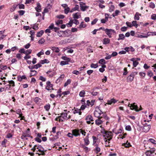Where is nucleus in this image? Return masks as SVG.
I'll list each match as a JSON object with an SVG mask.
<instances>
[{
	"label": "nucleus",
	"mask_w": 156,
	"mask_h": 156,
	"mask_svg": "<svg viewBox=\"0 0 156 156\" xmlns=\"http://www.w3.org/2000/svg\"><path fill=\"white\" fill-rule=\"evenodd\" d=\"M64 111L65 112L62 113L61 115L58 116V117H61L59 119V122H63L65 120H67L71 118V116L68 115L69 112L66 110H64Z\"/></svg>",
	"instance_id": "f257e3e1"
},
{
	"label": "nucleus",
	"mask_w": 156,
	"mask_h": 156,
	"mask_svg": "<svg viewBox=\"0 0 156 156\" xmlns=\"http://www.w3.org/2000/svg\"><path fill=\"white\" fill-rule=\"evenodd\" d=\"M103 112L100 110V107H98L96 108V109L94 112V114L95 117L98 118L102 117L100 116L101 114H103Z\"/></svg>",
	"instance_id": "f03ea898"
},
{
	"label": "nucleus",
	"mask_w": 156,
	"mask_h": 156,
	"mask_svg": "<svg viewBox=\"0 0 156 156\" xmlns=\"http://www.w3.org/2000/svg\"><path fill=\"white\" fill-rule=\"evenodd\" d=\"M105 31L106 34L108 36L109 38H111L112 37V34H116L115 31L112 29L106 28L105 30Z\"/></svg>",
	"instance_id": "7ed1b4c3"
},
{
	"label": "nucleus",
	"mask_w": 156,
	"mask_h": 156,
	"mask_svg": "<svg viewBox=\"0 0 156 156\" xmlns=\"http://www.w3.org/2000/svg\"><path fill=\"white\" fill-rule=\"evenodd\" d=\"M128 106L130 107L131 109H134L136 111H139L141 110V109H138V107L137 105H135V103H134L132 104H130V103H129Z\"/></svg>",
	"instance_id": "20e7f679"
},
{
	"label": "nucleus",
	"mask_w": 156,
	"mask_h": 156,
	"mask_svg": "<svg viewBox=\"0 0 156 156\" xmlns=\"http://www.w3.org/2000/svg\"><path fill=\"white\" fill-rule=\"evenodd\" d=\"M106 137L105 139H107L106 138H108V141H110L112 140L113 136V134L112 132L111 131H107L105 133Z\"/></svg>",
	"instance_id": "39448f33"
},
{
	"label": "nucleus",
	"mask_w": 156,
	"mask_h": 156,
	"mask_svg": "<svg viewBox=\"0 0 156 156\" xmlns=\"http://www.w3.org/2000/svg\"><path fill=\"white\" fill-rule=\"evenodd\" d=\"M80 7L81 10L82 11H84L88 8V6L85 5V3L82 2H80Z\"/></svg>",
	"instance_id": "423d86ee"
},
{
	"label": "nucleus",
	"mask_w": 156,
	"mask_h": 156,
	"mask_svg": "<svg viewBox=\"0 0 156 156\" xmlns=\"http://www.w3.org/2000/svg\"><path fill=\"white\" fill-rule=\"evenodd\" d=\"M154 149L152 148L148 151H147L145 152V154L146 156H154Z\"/></svg>",
	"instance_id": "0eeeda50"
},
{
	"label": "nucleus",
	"mask_w": 156,
	"mask_h": 156,
	"mask_svg": "<svg viewBox=\"0 0 156 156\" xmlns=\"http://www.w3.org/2000/svg\"><path fill=\"white\" fill-rule=\"evenodd\" d=\"M102 117H101V118H98L97 119H96L95 121V124L98 126H99L100 125V127L101 128L102 127V126L101 125H102L103 122L104 121L101 119H102Z\"/></svg>",
	"instance_id": "6e6552de"
},
{
	"label": "nucleus",
	"mask_w": 156,
	"mask_h": 156,
	"mask_svg": "<svg viewBox=\"0 0 156 156\" xmlns=\"http://www.w3.org/2000/svg\"><path fill=\"white\" fill-rule=\"evenodd\" d=\"M47 86L46 87L45 89L47 90H49L51 89L53 90V85L51 84L50 81H48L46 82Z\"/></svg>",
	"instance_id": "1a4fd4ad"
},
{
	"label": "nucleus",
	"mask_w": 156,
	"mask_h": 156,
	"mask_svg": "<svg viewBox=\"0 0 156 156\" xmlns=\"http://www.w3.org/2000/svg\"><path fill=\"white\" fill-rule=\"evenodd\" d=\"M80 129H75L72 130V133H73L74 136L75 137L80 136Z\"/></svg>",
	"instance_id": "9d476101"
},
{
	"label": "nucleus",
	"mask_w": 156,
	"mask_h": 156,
	"mask_svg": "<svg viewBox=\"0 0 156 156\" xmlns=\"http://www.w3.org/2000/svg\"><path fill=\"white\" fill-rule=\"evenodd\" d=\"M25 133H23V134L21 136V137H30V129L29 128L27 129V130L25 131Z\"/></svg>",
	"instance_id": "9b49d317"
},
{
	"label": "nucleus",
	"mask_w": 156,
	"mask_h": 156,
	"mask_svg": "<svg viewBox=\"0 0 156 156\" xmlns=\"http://www.w3.org/2000/svg\"><path fill=\"white\" fill-rule=\"evenodd\" d=\"M151 128V126L150 125H145L143 128V130L145 132H148Z\"/></svg>",
	"instance_id": "f8f14e48"
},
{
	"label": "nucleus",
	"mask_w": 156,
	"mask_h": 156,
	"mask_svg": "<svg viewBox=\"0 0 156 156\" xmlns=\"http://www.w3.org/2000/svg\"><path fill=\"white\" fill-rule=\"evenodd\" d=\"M105 19H102L101 20V23H105L108 20V18L109 14L108 13H106L105 14Z\"/></svg>",
	"instance_id": "ddd939ff"
},
{
	"label": "nucleus",
	"mask_w": 156,
	"mask_h": 156,
	"mask_svg": "<svg viewBox=\"0 0 156 156\" xmlns=\"http://www.w3.org/2000/svg\"><path fill=\"white\" fill-rule=\"evenodd\" d=\"M87 43L88 42H86L85 41H82L80 43L76 44V46L80 48L81 47L82 48L84 47L85 44Z\"/></svg>",
	"instance_id": "4468645a"
},
{
	"label": "nucleus",
	"mask_w": 156,
	"mask_h": 156,
	"mask_svg": "<svg viewBox=\"0 0 156 156\" xmlns=\"http://www.w3.org/2000/svg\"><path fill=\"white\" fill-rule=\"evenodd\" d=\"M41 64L38 63L33 66H28V68L30 69H37L38 68L40 67L41 66Z\"/></svg>",
	"instance_id": "2eb2a0df"
},
{
	"label": "nucleus",
	"mask_w": 156,
	"mask_h": 156,
	"mask_svg": "<svg viewBox=\"0 0 156 156\" xmlns=\"http://www.w3.org/2000/svg\"><path fill=\"white\" fill-rule=\"evenodd\" d=\"M130 61L133 62V65L134 67H136L139 64V62L136 61V58H132L130 59Z\"/></svg>",
	"instance_id": "dca6fc26"
},
{
	"label": "nucleus",
	"mask_w": 156,
	"mask_h": 156,
	"mask_svg": "<svg viewBox=\"0 0 156 156\" xmlns=\"http://www.w3.org/2000/svg\"><path fill=\"white\" fill-rule=\"evenodd\" d=\"M73 16L74 19H78L80 18L81 14L80 12H76L74 14H73Z\"/></svg>",
	"instance_id": "f3484780"
},
{
	"label": "nucleus",
	"mask_w": 156,
	"mask_h": 156,
	"mask_svg": "<svg viewBox=\"0 0 156 156\" xmlns=\"http://www.w3.org/2000/svg\"><path fill=\"white\" fill-rule=\"evenodd\" d=\"M94 100H92L91 101H90L89 100H88L86 101V104L88 106V107H89L90 105L91 106L93 105H94Z\"/></svg>",
	"instance_id": "a211bd4d"
},
{
	"label": "nucleus",
	"mask_w": 156,
	"mask_h": 156,
	"mask_svg": "<svg viewBox=\"0 0 156 156\" xmlns=\"http://www.w3.org/2000/svg\"><path fill=\"white\" fill-rule=\"evenodd\" d=\"M124 49L127 52H129V51L133 52L135 51V49L132 46L126 47L124 48Z\"/></svg>",
	"instance_id": "6ab92c4d"
},
{
	"label": "nucleus",
	"mask_w": 156,
	"mask_h": 156,
	"mask_svg": "<svg viewBox=\"0 0 156 156\" xmlns=\"http://www.w3.org/2000/svg\"><path fill=\"white\" fill-rule=\"evenodd\" d=\"M95 146V147L94 149V151L96 154H98L100 151L101 148L98 147V145L97 144H96Z\"/></svg>",
	"instance_id": "aec40b11"
},
{
	"label": "nucleus",
	"mask_w": 156,
	"mask_h": 156,
	"mask_svg": "<svg viewBox=\"0 0 156 156\" xmlns=\"http://www.w3.org/2000/svg\"><path fill=\"white\" fill-rule=\"evenodd\" d=\"M134 78V77L133 76V75L131 74L127 77V81L128 82H131L133 80Z\"/></svg>",
	"instance_id": "412c9836"
},
{
	"label": "nucleus",
	"mask_w": 156,
	"mask_h": 156,
	"mask_svg": "<svg viewBox=\"0 0 156 156\" xmlns=\"http://www.w3.org/2000/svg\"><path fill=\"white\" fill-rule=\"evenodd\" d=\"M76 11H79V6L78 5H76L75 7L73 8L70 11V12L72 13Z\"/></svg>",
	"instance_id": "4be33fe9"
},
{
	"label": "nucleus",
	"mask_w": 156,
	"mask_h": 156,
	"mask_svg": "<svg viewBox=\"0 0 156 156\" xmlns=\"http://www.w3.org/2000/svg\"><path fill=\"white\" fill-rule=\"evenodd\" d=\"M117 102V101L114 98L111 99L110 100L108 101L107 104L108 105H111L112 104H115Z\"/></svg>",
	"instance_id": "5701e85b"
},
{
	"label": "nucleus",
	"mask_w": 156,
	"mask_h": 156,
	"mask_svg": "<svg viewBox=\"0 0 156 156\" xmlns=\"http://www.w3.org/2000/svg\"><path fill=\"white\" fill-rule=\"evenodd\" d=\"M37 6L35 7V9L37 12H40L41 11V6L39 3L37 4Z\"/></svg>",
	"instance_id": "b1692460"
},
{
	"label": "nucleus",
	"mask_w": 156,
	"mask_h": 156,
	"mask_svg": "<svg viewBox=\"0 0 156 156\" xmlns=\"http://www.w3.org/2000/svg\"><path fill=\"white\" fill-rule=\"evenodd\" d=\"M51 49L53 51L56 53H58L60 51V49L58 47H52L51 48Z\"/></svg>",
	"instance_id": "393cba45"
},
{
	"label": "nucleus",
	"mask_w": 156,
	"mask_h": 156,
	"mask_svg": "<svg viewBox=\"0 0 156 156\" xmlns=\"http://www.w3.org/2000/svg\"><path fill=\"white\" fill-rule=\"evenodd\" d=\"M139 16H141V14L138 12H136L134 17V19L135 20H138L140 19Z\"/></svg>",
	"instance_id": "a878e982"
},
{
	"label": "nucleus",
	"mask_w": 156,
	"mask_h": 156,
	"mask_svg": "<svg viewBox=\"0 0 156 156\" xmlns=\"http://www.w3.org/2000/svg\"><path fill=\"white\" fill-rule=\"evenodd\" d=\"M125 36L123 34H119V37L117 40L118 41H119L120 40H123L125 39Z\"/></svg>",
	"instance_id": "bb28decb"
},
{
	"label": "nucleus",
	"mask_w": 156,
	"mask_h": 156,
	"mask_svg": "<svg viewBox=\"0 0 156 156\" xmlns=\"http://www.w3.org/2000/svg\"><path fill=\"white\" fill-rule=\"evenodd\" d=\"M110 40L108 38H105L103 40V44H106L109 43Z\"/></svg>",
	"instance_id": "cd10ccee"
},
{
	"label": "nucleus",
	"mask_w": 156,
	"mask_h": 156,
	"mask_svg": "<svg viewBox=\"0 0 156 156\" xmlns=\"http://www.w3.org/2000/svg\"><path fill=\"white\" fill-rule=\"evenodd\" d=\"M83 140L85 145L86 146H87L90 144V142L89 140V138H84Z\"/></svg>",
	"instance_id": "c85d7f7f"
},
{
	"label": "nucleus",
	"mask_w": 156,
	"mask_h": 156,
	"mask_svg": "<svg viewBox=\"0 0 156 156\" xmlns=\"http://www.w3.org/2000/svg\"><path fill=\"white\" fill-rule=\"evenodd\" d=\"M86 121L88 120L90 121H94L93 117L90 115H88L86 117Z\"/></svg>",
	"instance_id": "c756f323"
},
{
	"label": "nucleus",
	"mask_w": 156,
	"mask_h": 156,
	"mask_svg": "<svg viewBox=\"0 0 156 156\" xmlns=\"http://www.w3.org/2000/svg\"><path fill=\"white\" fill-rule=\"evenodd\" d=\"M5 30L3 31H0V35H1V36L0 37V40L3 39L6 36V35L3 34V33L5 32Z\"/></svg>",
	"instance_id": "7c9ffc66"
},
{
	"label": "nucleus",
	"mask_w": 156,
	"mask_h": 156,
	"mask_svg": "<svg viewBox=\"0 0 156 156\" xmlns=\"http://www.w3.org/2000/svg\"><path fill=\"white\" fill-rule=\"evenodd\" d=\"M44 108L46 111H49L50 108V104L48 103L46 104L44 106Z\"/></svg>",
	"instance_id": "2f4dec72"
},
{
	"label": "nucleus",
	"mask_w": 156,
	"mask_h": 156,
	"mask_svg": "<svg viewBox=\"0 0 156 156\" xmlns=\"http://www.w3.org/2000/svg\"><path fill=\"white\" fill-rule=\"evenodd\" d=\"M73 112L74 114L76 113H78L79 115H81L82 113L80 111V110L77 108L75 109L73 111Z\"/></svg>",
	"instance_id": "473e14b6"
},
{
	"label": "nucleus",
	"mask_w": 156,
	"mask_h": 156,
	"mask_svg": "<svg viewBox=\"0 0 156 156\" xmlns=\"http://www.w3.org/2000/svg\"><path fill=\"white\" fill-rule=\"evenodd\" d=\"M64 76H65L64 74H62L61 75L60 77H59L56 80V82L57 83L58 82L62 80V79L64 78Z\"/></svg>",
	"instance_id": "72a5a7b5"
},
{
	"label": "nucleus",
	"mask_w": 156,
	"mask_h": 156,
	"mask_svg": "<svg viewBox=\"0 0 156 156\" xmlns=\"http://www.w3.org/2000/svg\"><path fill=\"white\" fill-rule=\"evenodd\" d=\"M122 145L126 147H129L131 146L130 143L128 141H127L126 143L123 144Z\"/></svg>",
	"instance_id": "f704fd0d"
},
{
	"label": "nucleus",
	"mask_w": 156,
	"mask_h": 156,
	"mask_svg": "<svg viewBox=\"0 0 156 156\" xmlns=\"http://www.w3.org/2000/svg\"><path fill=\"white\" fill-rule=\"evenodd\" d=\"M44 32L43 30H41L40 31L38 32L36 34V36L37 37H41L44 34Z\"/></svg>",
	"instance_id": "c9c22d12"
},
{
	"label": "nucleus",
	"mask_w": 156,
	"mask_h": 156,
	"mask_svg": "<svg viewBox=\"0 0 156 156\" xmlns=\"http://www.w3.org/2000/svg\"><path fill=\"white\" fill-rule=\"evenodd\" d=\"M92 138L93 140V145H94L96 144L97 140L98 139L96 137L94 136H92Z\"/></svg>",
	"instance_id": "e433bc0d"
},
{
	"label": "nucleus",
	"mask_w": 156,
	"mask_h": 156,
	"mask_svg": "<svg viewBox=\"0 0 156 156\" xmlns=\"http://www.w3.org/2000/svg\"><path fill=\"white\" fill-rule=\"evenodd\" d=\"M17 5H13L12 7L10 8V11L11 12H14L16 9V8L17 6Z\"/></svg>",
	"instance_id": "4c0bfd02"
},
{
	"label": "nucleus",
	"mask_w": 156,
	"mask_h": 156,
	"mask_svg": "<svg viewBox=\"0 0 156 156\" xmlns=\"http://www.w3.org/2000/svg\"><path fill=\"white\" fill-rule=\"evenodd\" d=\"M82 147L86 153L88 152L90 150V149L84 145L82 146Z\"/></svg>",
	"instance_id": "58836bf2"
},
{
	"label": "nucleus",
	"mask_w": 156,
	"mask_h": 156,
	"mask_svg": "<svg viewBox=\"0 0 156 156\" xmlns=\"http://www.w3.org/2000/svg\"><path fill=\"white\" fill-rule=\"evenodd\" d=\"M34 102L37 104H38L40 101L41 100V99L38 97H36L34 99Z\"/></svg>",
	"instance_id": "ea45409f"
},
{
	"label": "nucleus",
	"mask_w": 156,
	"mask_h": 156,
	"mask_svg": "<svg viewBox=\"0 0 156 156\" xmlns=\"http://www.w3.org/2000/svg\"><path fill=\"white\" fill-rule=\"evenodd\" d=\"M85 92L84 90H82L80 92L79 95L80 97H83L85 96Z\"/></svg>",
	"instance_id": "a19ab883"
},
{
	"label": "nucleus",
	"mask_w": 156,
	"mask_h": 156,
	"mask_svg": "<svg viewBox=\"0 0 156 156\" xmlns=\"http://www.w3.org/2000/svg\"><path fill=\"white\" fill-rule=\"evenodd\" d=\"M30 72L31 73L30 74V75L31 76H35L37 73V72L35 70H30Z\"/></svg>",
	"instance_id": "79ce46f5"
},
{
	"label": "nucleus",
	"mask_w": 156,
	"mask_h": 156,
	"mask_svg": "<svg viewBox=\"0 0 156 156\" xmlns=\"http://www.w3.org/2000/svg\"><path fill=\"white\" fill-rule=\"evenodd\" d=\"M86 27V25L84 24L83 22H82L80 24L79 28H85Z\"/></svg>",
	"instance_id": "37998d69"
},
{
	"label": "nucleus",
	"mask_w": 156,
	"mask_h": 156,
	"mask_svg": "<svg viewBox=\"0 0 156 156\" xmlns=\"http://www.w3.org/2000/svg\"><path fill=\"white\" fill-rule=\"evenodd\" d=\"M119 13L120 11L119 10H116L115 12L112 14V16L113 17H115V16H117Z\"/></svg>",
	"instance_id": "c03bdc74"
},
{
	"label": "nucleus",
	"mask_w": 156,
	"mask_h": 156,
	"mask_svg": "<svg viewBox=\"0 0 156 156\" xmlns=\"http://www.w3.org/2000/svg\"><path fill=\"white\" fill-rule=\"evenodd\" d=\"M38 151L41 152V154H42V155H44L45 154L44 153L45 151L43 147H41V148L39 149V150H38Z\"/></svg>",
	"instance_id": "a18cd8bd"
},
{
	"label": "nucleus",
	"mask_w": 156,
	"mask_h": 156,
	"mask_svg": "<svg viewBox=\"0 0 156 156\" xmlns=\"http://www.w3.org/2000/svg\"><path fill=\"white\" fill-rule=\"evenodd\" d=\"M99 63L101 65H104L106 63L104 59H101L99 61Z\"/></svg>",
	"instance_id": "49530a36"
},
{
	"label": "nucleus",
	"mask_w": 156,
	"mask_h": 156,
	"mask_svg": "<svg viewBox=\"0 0 156 156\" xmlns=\"http://www.w3.org/2000/svg\"><path fill=\"white\" fill-rule=\"evenodd\" d=\"M80 134L81 133V134L83 136H85L86 135V132H85V131L83 129H80Z\"/></svg>",
	"instance_id": "de8ad7c7"
},
{
	"label": "nucleus",
	"mask_w": 156,
	"mask_h": 156,
	"mask_svg": "<svg viewBox=\"0 0 156 156\" xmlns=\"http://www.w3.org/2000/svg\"><path fill=\"white\" fill-rule=\"evenodd\" d=\"M132 26H134L137 28L138 26V24L136 21H133L132 23Z\"/></svg>",
	"instance_id": "09e8293b"
},
{
	"label": "nucleus",
	"mask_w": 156,
	"mask_h": 156,
	"mask_svg": "<svg viewBox=\"0 0 156 156\" xmlns=\"http://www.w3.org/2000/svg\"><path fill=\"white\" fill-rule=\"evenodd\" d=\"M90 67L91 68H96L98 67V64H94V63H92L90 65Z\"/></svg>",
	"instance_id": "8fccbe9b"
},
{
	"label": "nucleus",
	"mask_w": 156,
	"mask_h": 156,
	"mask_svg": "<svg viewBox=\"0 0 156 156\" xmlns=\"http://www.w3.org/2000/svg\"><path fill=\"white\" fill-rule=\"evenodd\" d=\"M71 83V80L70 79L67 80L66 82L65 83L64 86L66 87L69 84H70Z\"/></svg>",
	"instance_id": "3c124183"
},
{
	"label": "nucleus",
	"mask_w": 156,
	"mask_h": 156,
	"mask_svg": "<svg viewBox=\"0 0 156 156\" xmlns=\"http://www.w3.org/2000/svg\"><path fill=\"white\" fill-rule=\"evenodd\" d=\"M41 63L42 64H44V63H48L49 62V60L46 59L41 60Z\"/></svg>",
	"instance_id": "603ef678"
},
{
	"label": "nucleus",
	"mask_w": 156,
	"mask_h": 156,
	"mask_svg": "<svg viewBox=\"0 0 156 156\" xmlns=\"http://www.w3.org/2000/svg\"><path fill=\"white\" fill-rule=\"evenodd\" d=\"M45 42V40L43 38L40 39L38 41V43L40 44H44Z\"/></svg>",
	"instance_id": "864d4df0"
},
{
	"label": "nucleus",
	"mask_w": 156,
	"mask_h": 156,
	"mask_svg": "<svg viewBox=\"0 0 156 156\" xmlns=\"http://www.w3.org/2000/svg\"><path fill=\"white\" fill-rule=\"evenodd\" d=\"M62 59L65 60L66 61H68V62H69L70 60V59L69 58L65 56H62Z\"/></svg>",
	"instance_id": "5fc2aeb1"
},
{
	"label": "nucleus",
	"mask_w": 156,
	"mask_h": 156,
	"mask_svg": "<svg viewBox=\"0 0 156 156\" xmlns=\"http://www.w3.org/2000/svg\"><path fill=\"white\" fill-rule=\"evenodd\" d=\"M70 9L69 7L66 8L65 9H64V13L66 14H67L69 12H70Z\"/></svg>",
	"instance_id": "6e6d98bb"
},
{
	"label": "nucleus",
	"mask_w": 156,
	"mask_h": 156,
	"mask_svg": "<svg viewBox=\"0 0 156 156\" xmlns=\"http://www.w3.org/2000/svg\"><path fill=\"white\" fill-rule=\"evenodd\" d=\"M8 82V83H9V84L10 85H11V86H12V87L15 86V83H14V82L13 80H11L10 81H9Z\"/></svg>",
	"instance_id": "4d7b16f0"
},
{
	"label": "nucleus",
	"mask_w": 156,
	"mask_h": 156,
	"mask_svg": "<svg viewBox=\"0 0 156 156\" xmlns=\"http://www.w3.org/2000/svg\"><path fill=\"white\" fill-rule=\"evenodd\" d=\"M123 131L122 128H120L118 130H116V132H115V134L117 135L120 133H121Z\"/></svg>",
	"instance_id": "13d9d810"
},
{
	"label": "nucleus",
	"mask_w": 156,
	"mask_h": 156,
	"mask_svg": "<svg viewBox=\"0 0 156 156\" xmlns=\"http://www.w3.org/2000/svg\"><path fill=\"white\" fill-rule=\"evenodd\" d=\"M115 9V7L113 5H110V6L109 7V12H111L113 11H114Z\"/></svg>",
	"instance_id": "bf43d9fd"
},
{
	"label": "nucleus",
	"mask_w": 156,
	"mask_h": 156,
	"mask_svg": "<svg viewBox=\"0 0 156 156\" xmlns=\"http://www.w3.org/2000/svg\"><path fill=\"white\" fill-rule=\"evenodd\" d=\"M73 23V21L72 20H71L69 21L68 23L66 24V25L68 27H71L72 26Z\"/></svg>",
	"instance_id": "052dcab7"
},
{
	"label": "nucleus",
	"mask_w": 156,
	"mask_h": 156,
	"mask_svg": "<svg viewBox=\"0 0 156 156\" xmlns=\"http://www.w3.org/2000/svg\"><path fill=\"white\" fill-rule=\"evenodd\" d=\"M32 51L31 49H29L25 51L24 54L26 55H28L31 53Z\"/></svg>",
	"instance_id": "680f3d73"
},
{
	"label": "nucleus",
	"mask_w": 156,
	"mask_h": 156,
	"mask_svg": "<svg viewBox=\"0 0 156 156\" xmlns=\"http://www.w3.org/2000/svg\"><path fill=\"white\" fill-rule=\"evenodd\" d=\"M88 108V106H87V104H83L81 106L80 109L82 110H83L85 109V108Z\"/></svg>",
	"instance_id": "e2e57ef3"
},
{
	"label": "nucleus",
	"mask_w": 156,
	"mask_h": 156,
	"mask_svg": "<svg viewBox=\"0 0 156 156\" xmlns=\"http://www.w3.org/2000/svg\"><path fill=\"white\" fill-rule=\"evenodd\" d=\"M125 129L128 131H131L132 130L131 127L130 125H127L126 126Z\"/></svg>",
	"instance_id": "0e129e2a"
},
{
	"label": "nucleus",
	"mask_w": 156,
	"mask_h": 156,
	"mask_svg": "<svg viewBox=\"0 0 156 156\" xmlns=\"http://www.w3.org/2000/svg\"><path fill=\"white\" fill-rule=\"evenodd\" d=\"M68 64V61H61L60 63V64L62 66Z\"/></svg>",
	"instance_id": "69168bd1"
},
{
	"label": "nucleus",
	"mask_w": 156,
	"mask_h": 156,
	"mask_svg": "<svg viewBox=\"0 0 156 156\" xmlns=\"http://www.w3.org/2000/svg\"><path fill=\"white\" fill-rule=\"evenodd\" d=\"M105 140H105V147H109V144L110 143V141H108V140H107V139Z\"/></svg>",
	"instance_id": "338daca9"
},
{
	"label": "nucleus",
	"mask_w": 156,
	"mask_h": 156,
	"mask_svg": "<svg viewBox=\"0 0 156 156\" xmlns=\"http://www.w3.org/2000/svg\"><path fill=\"white\" fill-rule=\"evenodd\" d=\"M149 7L151 8L154 9L155 7V5L154 3L151 2L149 4Z\"/></svg>",
	"instance_id": "774afa93"
}]
</instances>
